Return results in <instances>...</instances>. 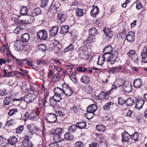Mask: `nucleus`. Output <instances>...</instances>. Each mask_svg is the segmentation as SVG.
I'll list each match as a JSON object with an SVG mask.
<instances>
[{"mask_svg": "<svg viewBox=\"0 0 147 147\" xmlns=\"http://www.w3.org/2000/svg\"><path fill=\"white\" fill-rule=\"evenodd\" d=\"M113 48L111 46H109L106 47L104 49V55H108V57L111 59V64H114L116 61L119 55L118 52L117 51L113 52Z\"/></svg>", "mask_w": 147, "mask_h": 147, "instance_id": "1", "label": "nucleus"}, {"mask_svg": "<svg viewBox=\"0 0 147 147\" xmlns=\"http://www.w3.org/2000/svg\"><path fill=\"white\" fill-rule=\"evenodd\" d=\"M37 96L34 93H29L24 97V101L27 103L33 102L36 99Z\"/></svg>", "mask_w": 147, "mask_h": 147, "instance_id": "2", "label": "nucleus"}, {"mask_svg": "<svg viewBox=\"0 0 147 147\" xmlns=\"http://www.w3.org/2000/svg\"><path fill=\"white\" fill-rule=\"evenodd\" d=\"M108 56L107 55H99L98 57V61L97 64L100 65H102L104 63L105 61L107 60V61H111V59L108 57Z\"/></svg>", "mask_w": 147, "mask_h": 147, "instance_id": "3", "label": "nucleus"}, {"mask_svg": "<svg viewBox=\"0 0 147 147\" xmlns=\"http://www.w3.org/2000/svg\"><path fill=\"white\" fill-rule=\"evenodd\" d=\"M57 116L56 115L54 114L49 113L46 116L45 119L49 123H54L57 120Z\"/></svg>", "mask_w": 147, "mask_h": 147, "instance_id": "4", "label": "nucleus"}, {"mask_svg": "<svg viewBox=\"0 0 147 147\" xmlns=\"http://www.w3.org/2000/svg\"><path fill=\"white\" fill-rule=\"evenodd\" d=\"M59 6V3L57 2L53 1L49 9V11L54 14L57 11V9Z\"/></svg>", "mask_w": 147, "mask_h": 147, "instance_id": "5", "label": "nucleus"}, {"mask_svg": "<svg viewBox=\"0 0 147 147\" xmlns=\"http://www.w3.org/2000/svg\"><path fill=\"white\" fill-rule=\"evenodd\" d=\"M38 37L42 40H45L47 38V32L45 30H42L37 33Z\"/></svg>", "mask_w": 147, "mask_h": 147, "instance_id": "6", "label": "nucleus"}, {"mask_svg": "<svg viewBox=\"0 0 147 147\" xmlns=\"http://www.w3.org/2000/svg\"><path fill=\"white\" fill-rule=\"evenodd\" d=\"M22 144L24 147L32 146V144L29 140V137L28 135H26L24 137V140L22 141Z\"/></svg>", "mask_w": 147, "mask_h": 147, "instance_id": "7", "label": "nucleus"}, {"mask_svg": "<svg viewBox=\"0 0 147 147\" xmlns=\"http://www.w3.org/2000/svg\"><path fill=\"white\" fill-rule=\"evenodd\" d=\"M59 26L58 25L54 26L50 29V35L51 37H54L56 36L58 31Z\"/></svg>", "mask_w": 147, "mask_h": 147, "instance_id": "8", "label": "nucleus"}, {"mask_svg": "<svg viewBox=\"0 0 147 147\" xmlns=\"http://www.w3.org/2000/svg\"><path fill=\"white\" fill-rule=\"evenodd\" d=\"M135 39L134 33L130 31L129 32L126 36V39L128 42H132L134 41Z\"/></svg>", "mask_w": 147, "mask_h": 147, "instance_id": "9", "label": "nucleus"}, {"mask_svg": "<svg viewBox=\"0 0 147 147\" xmlns=\"http://www.w3.org/2000/svg\"><path fill=\"white\" fill-rule=\"evenodd\" d=\"M14 46L16 49L18 51H22L24 47L23 42L20 41H17L15 43Z\"/></svg>", "mask_w": 147, "mask_h": 147, "instance_id": "10", "label": "nucleus"}, {"mask_svg": "<svg viewBox=\"0 0 147 147\" xmlns=\"http://www.w3.org/2000/svg\"><path fill=\"white\" fill-rule=\"evenodd\" d=\"M98 107L97 105L95 104L91 105L88 106L87 108V111L90 113H93L97 109Z\"/></svg>", "mask_w": 147, "mask_h": 147, "instance_id": "11", "label": "nucleus"}, {"mask_svg": "<svg viewBox=\"0 0 147 147\" xmlns=\"http://www.w3.org/2000/svg\"><path fill=\"white\" fill-rule=\"evenodd\" d=\"M142 61L144 63L147 62V48L144 47L141 53Z\"/></svg>", "mask_w": 147, "mask_h": 147, "instance_id": "12", "label": "nucleus"}, {"mask_svg": "<svg viewBox=\"0 0 147 147\" xmlns=\"http://www.w3.org/2000/svg\"><path fill=\"white\" fill-rule=\"evenodd\" d=\"M99 11L98 8L97 6H93L91 11L90 15L93 17H96L98 14Z\"/></svg>", "mask_w": 147, "mask_h": 147, "instance_id": "13", "label": "nucleus"}, {"mask_svg": "<svg viewBox=\"0 0 147 147\" xmlns=\"http://www.w3.org/2000/svg\"><path fill=\"white\" fill-rule=\"evenodd\" d=\"M123 88L125 92L129 93L131 91L132 86L131 84L125 82L123 85Z\"/></svg>", "mask_w": 147, "mask_h": 147, "instance_id": "14", "label": "nucleus"}, {"mask_svg": "<svg viewBox=\"0 0 147 147\" xmlns=\"http://www.w3.org/2000/svg\"><path fill=\"white\" fill-rule=\"evenodd\" d=\"M121 134L122 136L121 141L122 142H128L130 139L129 137H131V136L126 131L122 133Z\"/></svg>", "mask_w": 147, "mask_h": 147, "instance_id": "15", "label": "nucleus"}, {"mask_svg": "<svg viewBox=\"0 0 147 147\" xmlns=\"http://www.w3.org/2000/svg\"><path fill=\"white\" fill-rule=\"evenodd\" d=\"M47 96H45L43 99H42V98H39L38 104L39 105V107L40 108H42L43 107H45V103L47 102Z\"/></svg>", "mask_w": 147, "mask_h": 147, "instance_id": "16", "label": "nucleus"}, {"mask_svg": "<svg viewBox=\"0 0 147 147\" xmlns=\"http://www.w3.org/2000/svg\"><path fill=\"white\" fill-rule=\"evenodd\" d=\"M52 98L54 99V101L59 102L62 98L61 96V93L58 92H55L54 95L52 97Z\"/></svg>", "mask_w": 147, "mask_h": 147, "instance_id": "17", "label": "nucleus"}, {"mask_svg": "<svg viewBox=\"0 0 147 147\" xmlns=\"http://www.w3.org/2000/svg\"><path fill=\"white\" fill-rule=\"evenodd\" d=\"M121 69V67L120 65L112 67L110 69V71L112 73H115L119 71Z\"/></svg>", "mask_w": 147, "mask_h": 147, "instance_id": "18", "label": "nucleus"}, {"mask_svg": "<svg viewBox=\"0 0 147 147\" xmlns=\"http://www.w3.org/2000/svg\"><path fill=\"white\" fill-rule=\"evenodd\" d=\"M134 86L136 88L140 87L142 85V81L140 79L135 80L134 82Z\"/></svg>", "mask_w": 147, "mask_h": 147, "instance_id": "19", "label": "nucleus"}, {"mask_svg": "<svg viewBox=\"0 0 147 147\" xmlns=\"http://www.w3.org/2000/svg\"><path fill=\"white\" fill-rule=\"evenodd\" d=\"M30 38V36L28 33H25L22 35L21 39L23 42H26L28 41Z\"/></svg>", "mask_w": 147, "mask_h": 147, "instance_id": "20", "label": "nucleus"}, {"mask_svg": "<svg viewBox=\"0 0 147 147\" xmlns=\"http://www.w3.org/2000/svg\"><path fill=\"white\" fill-rule=\"evenodd\" d=\"M117 85V86L120 87L124 85L125 81L122 79H119L117 80L114 83Z\"/></svg>", "mask_w": 147, "mask_h": 147, "instance_id": "21", "label": "nucleus"}, {"mask_svg": "<svg viewBox=\"0 0 147 147\" xmlns=\"http://www.w3.org/2000/svg\"><path fill=\"white\" fill-rule=\"evenodd\" d=\"M80 80L83 83H84L86 84L88 83L90 81L89 78L86 75H84L82 76Z\"/></svg>", "mask_w": 147, "mask_h": 147, "instance_id": "22", "label": "nucleus"}, {"mask_svg": "<svg viewBox=\"0 0 147 147\" xmlns=\"http://www.w3.org/2000/svg\"><path fill=\"white\" fill-rule=\"evenodd\" d=\"M89 34L93 36H95L98 34V32L97 30L95 28H90L88 31Z\"/></svg>", "mask_w": 147, "mask_h": 147, "instance_id": "23", "label": "nucleus"}, {"mask_svg": "<svg viewBox=\"0 0 147 147\" xmlns=\"http://www.w3.org/2000/svg\"><path fill=\"white\" fill-rule=\"evenodd\" d=\"M41 13V11L40 8L38 7L34 9L32 12V13L34 16H36Z\"/></svg>", "mask_w": 147, "mask_h": 147, "instance_id": "24", "label": "nucleus"}, {"mask_svg": "<svg viewBox=\"0 0 147 147\" xmlns=\"http://www.w3.org/2000/svg\"><path fill=\"white\" fill-rule=\"evenodd\" d=\"M12 100V97L10 96L4 98L3 102L5 105H8L11 103Z\"/></svg>", "mask_w": 147, "mask_h": 147, "instance_id": "25", "label": "nucleus"}, {"mask_svg": "<svg viewBox=\"0 0 147 147\" xmlns=\"http://www.w3.org/2000/svg\"><path fill=\"white\" fill-rule=\"evenodd\" d=\"M114 105L113 102H109L106 103L103 106V108L105 110L109 109Z\"/></svg>", "mask_w": 147, "mask_h": 147, "instance_id": "26", "label": "nucleus"}, {"mask_svg": "<svg viewBox=\"0 0 147 147\" xmlns=\"http://www.w3.org/2000/svg\"><path fill=\"white\" fill-rule=\"evenodd\" d=\"M86 123L85 122H82L77 123H76L77 127L81 129L84 128L86 127Z\"/></svg>", "mask_w": 147, "mask_h": 147, "instance_id": "27", "label": "nucleus"}, {"mask_svg": "<svg viewBox=\"0 0 147 147\" xmlns=\"http://www.w3.org/2000/svg\"><path fill=\"white\" fill-rule=\"evenodd\" d=\"M144 102L143 100H140L138 101L136 104L135 107L136 109H140L142 108L144 104Z\"/></svg>", "mask_w": 147, "mask_h": 147, "instance_id": "28", "label": "nucleus"}, {"mask_svg": "<svg viewBox=\"0 0 147 147\" xmlns=\"http://www.w3.org/2000/svg\"><path fill=\"white\" fill-rule=\"evenodd\" d=\"M69 27L67 25H63L61 26V33L63 34H65L68 32Z\"/></svg>", "mask_w": 147, "mask_h": 147, "instance_id": "29", "label": "nucleus"}, {"mask_svg": "<svg viewBox=\"0 0 147 147\" xmlns=\"http://www.w3.org/2000/svg\"><path fill=\"white\" fill-rule=\"evenodd\" d=\"M8 141L9 143H11V144L13 145L17 142L18 140L16 137L11 136L9 138Z\"/></svg>", "mask_w": 147, "mask_h": 147, "instance_id": "30", "label": "nucleus"}, {"mask_svg": "<svg viewBox=\"0 0 147 147\" xmlns=\"http://www.w3.org/2000/svg\"><path fill=\"white\" fill-rule=\"evenodd\" d=\"M103 31L104 32L105 35L110 38H111L113 36V32L111 31H109V30H108V32L106 31V30H105V28H104L103 29Z\"/></svg>", "mask_w": 147, "mask_h": 147, "instance_id": "31", "label": "nucleus"}, {"mask_svg": "<svg viewBox=\"0 0 147 147\" xmlns=\"http://www.w3.org/2000/svg\"><path fill=\"white\" fill-rule=\"evenodd\" d=\"M54 140L56 143L61 142L63 139L61 138V135L54 134L53 137Z\"/></svg>", "mask_w": 147, "mask_h": 147, "instance_id": "32", "label": "nucleus"}, {"mask_svg": "<svg viewBox=\"0 0 147 147\" xmlns=\"http://www.w3.org/2000/svg\"><path fill=\"white\" fill-rule=\"evenodd\" d=\"M62 90L63 92H65L66 91V90H67V89H69V87L68 85H67L66 83H64L62 85ZM55 89H58L60 91H61L62 90L59 87L56 88Z\"/></svg>", "mask_w": 147, "mask_h": 147, "instance_id": "33", "label": "nucleus"}, {"mask_svg": "<svg viewBox=\"0 0 147 147\" xmlns=\"http://www.w3.org/2000/svg\"><path fill=\"white\" fill-rule=\"evenodd\" d=\"M95 36L89 34L88 38L85 41V43H86L87 42H90V43L93 42L95 40Z\"/></svg>", "mask_w": 147, "mask_h": 147, "instance_id": "34", "label": "nucleus"}, {"mask_svg": "<svg viewBox=\"0 0 147 147\" xmlns=\"http://www.w3.org/2000/svg\"><path fill=\"white\" fill-rule=\"evenodd\" d=\"M96 129L99 131L104 132L106 130V127L102 125H98L96 126Z\"/></svg>", "mask_w": 147, "mask_h": 147, "instance_id": "35", "label": "nucleus"}, {"mask_svg": "<svg viewBox=\"0 0 147 147\" xmlns=\"http://www.w3.org/2000/svg\"><path fill=\"white\" fill-rule=\"evenodd\" d=\"M74 49V46L72 44H70L67 47H66L64 50L65 53L72 51Z\"/></svg>", "mask_w": 147, "mask_h": 147, "instance_id": "36", "label": "nucleus"}, {"mask_svg": "<svg viewBox=\"0 0 147 147\" xmlns=\"http://www.w3.org/2000/svg\"><path fill=\"white\" fill-rule=\"evenodd\" d=\"M23 17V16H20L18 17V22L21 23H25L26 24H28L29 22L28 19L24 20H20V18L21 17Z\"/></svg>", "mask_w": 147, "mask_h": 147, "instance_id": "37", "label": "nucleus"}, {"mask_svg": "<svg viewBox=\"0 0 147 147\" xmlns=\"http://www.w3.org/2000/svg\"><path fill=\"white\" fill-rule=\"evenodd\" d=\"M64 137L66 139L69 140H72L74 138L73 136L68 133H66L64 135Z\"/></svg>", "mask_w": 147, "mask_h": 147, "instance_id": "38", "label": "nucleus"}, {"mask_svg": "<svg viewBox=\"0 0 147 147\" xmlns=\"http://www.w3.org/2000/svg\"><path fill=\"white\" fill-rule=\"evenodd\" d=\"M134 103V100L131 98H128L125 101L126 104L128 106L132 105Z\"/></svg>", "mask_w": 147, "mask_h": 147, "instance_id": "39", "label": "nucleus"}, {"mask_svg": "<svg viewBox=\"0 0 147 147\" xmlns=\"http://www.w3.org/2000/svg\"><path fill=\"white\" fill-rule=\"evenodd\" d=\"M64 15L62 13H59L57 16L58 19L62 22H64L65 20V18L64 17Z\"/></svg>", "mask_w": 147, "mask_h": 147, "instance_id": "40", "label": "nucleus"}, {"mask_svg": "<svg viewBox=\"0 0 147 147\" xmlns=\"http://www.w3.org/2000/svg\"><path fill=\"white\" fill-rule=\"evenodd\" d=\"M62 131V129L61 128H57L54 131V132H52V133L55 134L61 135Z\"/></svg>", "mask_w": 147, "mask_h": 147, "instance_id": "41", "label": "nucleus"}, {"mask_svg": "<svg viewBox=\"0 0 147 147\" xmlns=\"http://www.w3.org/2000/svg\"><path fill=\"white\" fill-rule=\"evenodd\" d=\"M63 93L67 96H71L73 93L72 90L70 88L67 89Z\"/></svg>", "mask_w": 147, "mask_h": 147, "instance_id": "42", "label": "nucleus"}, {"mask_svg": "<svg viewBox=\"0 0 147 147\" xmlns=\"http://www.w3.org/2000/svg\"><path fill=\"white\" fill-rule=\"evenodd\" d=\"M38 48L39 50L45 51L47 49L46 46L45 44H41L38 45Z\"/></svg>", "mask_w": 147, "mask_h": 147, "instance_id": "43", "label": "nucleus"}, {"mask_svg": "<svg viewBox=\"0 0 147 147\" xmlns=\"http://www.w3.org/2000/svg\"><path fill=\"white\" fill-rule=\"evenodd\" d=\"M138 137L139 135L136 132H135L134 134L131 135V138L134 140L135 141H138Z\"/></svg>", "mask_w": 147, "mask_h": 147, "instance_id": "44", "label": "nucleus"}, {"mask_svg": "<svg viewBox=\"0 0 147 147\" xmlns=\"http://www.w3.org/2000/svg\"><path fill=\"white\" fill-rule=\"evenodd\" d=\"M127 54L128 56L130 57L131 58L137 54L136 53V52L135 50H130L127 53Z\"/></svg>", "mask_w": 147, "mask_h": 147, "instance_id": "45", "label": "nucleus"}, {"mask_svg": "<svg viewBox=\"0 0 147 147\" xmlns=\"http://www.w3.org/2000/svg\"><path fill=\"white\" fill-rule=\"evenodd\" d=\"M25 61H27L26 59H17L16 62L17 64L20 66H22L24 64V62Z\"/></svg>", "mask_w": 147, "mask_h": 147, "instance_id": "46", "label": "nucleus"}, {"mask_svg": "<svg viewBox=\"0 0 147 147\" xmlns=\"http://www.w3.org/2000/svg\"><path fill=\"white\" fill-rule=\"evenodd\" d=\"M60 77V75L59 74V73L55 76L52 77L51 78V81L53 82H55L57 81Z\"/></svg>", "mask_w": 147, "mask_h": 147, "instance_id": "47", "label": "nucleus"}, {"mask_svg": "<svg viewBox=\"0 0 147 147\" xmlns=\"http://www.w3.org/2000/svg\"><path fill=\"white\" fill-rule=\"evenodd\" d=\"M130 58L134 61V62L135 63H138V56L137 54L136 55H135L132 57Z\"/></svg>", "mask_w": 147, "mask_h": 147, "instance_id": "48", "label": "nucleus"}, {"mask_svg": "<svg viewBox=\"0 0 147 147\" xmlns=\"http://www.w3.org/2000/svg\"><path fill=\"white\" fill-rule=\"evenodd\" d=\"M28 9L26 7H23L20 10V13L24 15L27 13Z\"/></svg>", "mask_w": 147, "mask_h": 147, "instance_id": "49", "label": "nucleus"}, {"mask_svg": "<svg viewBox=\"0 0 147 147\" xmlns=\"http://www.w3.org/2000/svg\"><path fill=\"white\" fill-rule=\"evenodd\" d=\"M23 31V29L20 27H17L13 31V32L16 34L20 33Z\"/></svg>", "mask_w": 147, "mask_h": 147, "instance_id": "50", "label": "nucleus"}, {"mask_svg": "<svg viewBox=\"0 0 147 147\" xmlns=\"http://www.w3.org/2000/svg\"><path fill=\"white\" fill-rule=\"evenodd\" d=\"M83 10L82 9H78L76 10V14L78 16H82L83 14Z\"/></svg>", "mask_w": 147, "mask_h": 147, "instance_id": "51", "label": "nucleus"}, {"mask_svg": "<svg viewBox=\"0 0 147 147\" xmlns=\"http://www.w3.org/2000/svg\"><path fill=\"white\" fill-rule=\"evenodd\" d=\"M76 126L75 125L71 126L69 128V132H73L76 130Z\"/></svg>", "mask_w": 147, "mask_h": 147, "instance_id": "52", "label": "nucleus"}, {"mask_svg": "<svg viewBox=\"0 0 147 147\" xmlns=\"http://www.w3.org/2000/svg\"><path fill=\"white\" fill-rule=\"evenodd\" d=\"M48 0H41V7H44L46 6L48 3Z\"/></svg>", "mask_w": 147, "mask_h": 147, "instance_id": "53", "label": "nucleus"}, {"mask_svg": "<svg viewBox=\"0 0 147 147\" xmlns=\"http://www.w3.org/2000/svg\"><path fill=\"white\" fill-rule=\"evenodd\" d=\"M77 70L78 71L82 72H87L88 71L87 69L82 67H77Z\"/></svg>", "mask_w": 147, "mask_h": 147, "instance_id": "54", "label": "nucleus"}, {"mask_svg": "<svg viewBox=\"0 0 147 147\" xmlns=\"http://www.w3.org/2000/svg\"><path fill=\"white\" fill-rule=\"evenodd\" d=\"M24 127L23 126H20L16 129V132L17 133L20 134L23 130Z\"/></svg>", "mask_w": 147, "mask_h": 147, "instance_id": "55", "label": "nucleus"}, {"mask_svg": "<svg viewBox=\"0 0 147 147\" xmlns=\"http://www.w3.org/2000/svg\"><path fill=\"white\" fill-rule=\"evenodd\" d=\"M125 103V101L122 97H119L118 99V103L119 105H123Z\"/></svg>", "mask_w": 147, "mask_h": 147, "instance_id": "56", "label": "nucleus"}, {"mask_svg": "<svg viewBox=\"0 0 147 147\" xmlns=\"http://www.w3.org/2000/svg\"><path fill=\"white\" fill-rule=\"evenodd\" d=\"M8 93V92L6 89H5L4 90H0V94L1 96H4L6 95Z\"/></svg>", "mask_w": 147, "mask_h": 147, "instance_id": "57", "label": "nucleus"}, {"mask_svg": "<svg viewBox=\"0 0 147 147\" xmlns=\"http://www.w3.org/2000/svg\"><path fill=\"white\" fill-rule=\"evenodd\" d=\"M53 50L55 53H57L59 51L60 49L58 46L56 45L53 47Z\"/></svg>", "mask_w": 147, "mask_h": 147, "instance_id": "58", "label": "nucleus"}, {"mask_svg": "<svg viewBox=\"0 0 147 147\" xmlns=\"http://www.w3.org/2000/svg\"><path fill=\"white\" fill-rule=\"evenodd\" d=\"M106 94L107 92L106 93L102 92L100 94L99 96H97L98 100H100L102 98H104V97L106 95Z\"/></svg>", "mask_w": 147, "mask_h": 147, "instance_id": "59", "label": "nucleus"}, {"mask_svg": "<svg viewBox=\"0 0 147 147\" xmlns=\"http://www.w3.org/2000/svg\"><path fill=\"white\" fill-rule=\"evenodd\" d=\"M70 110L72 113L77 112L78 109L77 107L76 106H74L70 108Z\"/></svg>", "mask_w": 147, "mask_h": 147, "instance_id": "60", "label": "nucleus"}, {"mask_svg": "<svg viewBox=\"0 0 147 147\" xmlns=\"http://www.w3.org/2000/svg\"><path fill=\"white\" fill-rule=\"evenodd\" d=\"M136 4V7L139 10L142 7V6L140 1H137Z\"/></svg>", "mask_w": 147, "mask_h": 147, "instance_id": "61", "label": "nucleus"}, {"mask_svg": "<svg viewBox=\"0 0 147 147\" xmlns=\"http://www.w3.org/2000/svg\"><path fill=\"white\" fill-rule=\"evenodd\" d=\"M15 123V120L13 119H11L7 122V125H12Z\"/></svg>", "mask_w": 147, "mask_h": 147, "instance_id": "62", "label": "nucleus"}, {"mask_svg": "<svg viewBox=\"0 0 147 147\" xmlns=\"http://www.w3.org/2000/svg\"><path fill=\"white\" fill-rule=\"evenodd\" d=\"M49 147H59V146L57 143H54L50 144Z\"/></svg>", "mask_w": 147, "mask_h": 147, "instance_id": "63", "label": "nucleus"}, {"mask_svg": "<svg viewBox=\"0 0 147 147\" xmlns=\"http://www.w3.org/2000/svg\"><path fill=\"white\" fill-rule=\"evenodd\" d=\"M54 72H55V71L54 69L50 70L48 73V76L49 78L51 77L54 74Z\"/></svg>", "mask_w": 147, "mask_h": 147, "instance_id": "64", "label": "nucleus"}]
</instances>
